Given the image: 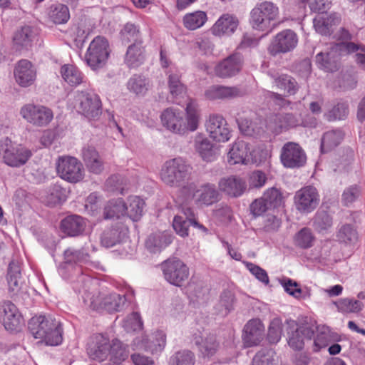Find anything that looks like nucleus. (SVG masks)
<instances>
[{
	"mask_svg": "<svg viewBox=\"0 0 365 365\" xmlns=\"http://www.w3.org/2000/svg\"><path fill=\"white\" fill-rule=\"evenodd\" d=\"M60 73L63 81L71 86H77L83 83V74L74 65H63L61 67Z\"/></svg>",
	"mask_w": 365,
	"mask_h": 365,
	"instance_id": "ea45409f",
	"label": "nucleus"
},
{
	"mask_svg": "<svg viewBox=\"0 0 365 365\" xmlns=\"http://www.w3.org/2000/svg\"><path fill=\"white\" fill-rule=\"evenodd\" d=\"M191 168L182 158L166 160L161 167L160 178L170 187H180L189 179Z\"/></svg>",
	"mask_w": 365,
	"mask_h": 365,
	"instance_id": "0eeeda50",
	"label": "nucleus"
},
{
	"mask_svg": "<svg viewBox=\"0 0 365 365\" xmlns=\"http://www.w3.org/2000/svg\"><path fill=\"white\" fill-rule=\"evenodd\" d=\"M67 192L59 185H53L49 187L43 197L45 203L54 207L63 202L67 197Z\"/></svg>",
	"mask_w": 365,
	"mask_h": 365,
	"instance_id": "c03bdc74",
	"label": "nucleus"
},
{
	"mask_svg": "<svg viewBox=\"0 0 365 365\" xmlns=\"http://www.w3.org/2000/svg\"><path fill=\"white\" fill-rule=\"evenodd\" d=\"M172 240V235L168 232L155 233L148 237L145 247L150 252L158 253L168 247Z\"/></svg>",
	"mask_w": 365,
	"mask_h": 365,
	"instance_id": "f704fd0d",
	"label": "nucleus"
},
{
	"mask_svg": "<svg viewBox=\"0 0 365 365\" xmlns=\"http://www.w3.org/2000/svg\"><path fill=\"white\" fill-rule=\"evenodd\" d=\"M346 51L349 53L356 52V61L365 70V46H359L354 43H348L343 46Z\"/></svg>",
	"mask_w": 365,
	"mask_h": 365,
	"instance_id": "338daca9",
	"label": "nucleus"
},
{
	"mask_svg": "<svg viewBox=\"0 0 365 365\" xmlns=\"http://www.w3.org/2000/svg\"><path fill=\"white\" fill-rule=\"evenodd\" d=\"M239 26L237 18L230 14H224L210 28V32L216 37L230 36L233 34Z\"/></svg>",
	"mask_w": 365,
	"mask_h": 365,
	"instance_id": "bb28decb",
	"label": "nucleus"
},
{
	"mask_svg": "<svg viewBox=\"0 0 365 365\" xmlns=\"http://www.w3.org/2000/svg\"><path fill=\"white\" fill-rule=\"evenodd\" d=\"M333 341L331 333L328 327L318 326L317 334L314 338L313 351H319L327 347Z\"/></svg>",
	"mask_w": 365,
	"mask_h": 365,
	"instance_id": "49530a36",
	"label": "nucleus"
},
{
	"mask_svg": "<svg viewBox=\"0 0 365 365\" xmlns=\"http://www.w3.org/2000/svg\"><path fill=\"white\" fill-rule=\"evenodd\" d=\"M122 327L127 332L135 331L142 329L143 322L138 312L128 315L122 322Z\"/></svg>",
	"mask_w": 365,
	"mask_h": 365,
	"instance_id": "e2e57ef3",
	"label": "nucleus"
},
{
	"mask_svg": "<svg viewBox=\"0 0 365 365\" xmlns=\"http://www.w3.org/2000/svg\"><path fill=\"white\" fill-rule=\"evenodd\" d=\"M348 113V104L346 102H339L326 115L329 120H335L344 119L347 116Z\"/></svg>",
	"mask_w": 365,
	"mask_h": 365,
	"instance_id": "0e129e2a",
	"label": "nucleus"
},
{
	"mask_svg": "<svg viewBox=\"0 0 365 365\" xmlns=\"http://www.w3.org/2000/svg\"><path fill=\"white\" fill-rule=\"evenodd\" d=\"M279 6L270 1L257 3L250 13V24L256 31L269 34L277 26Z\"/></svg>",
	"mask_w": 365,
	"mask_h": 365,
	"instance_id": "423d86ee",
	"label": "nucleus"
},
{
	"mask_svg": "<svg viewBox=\"0 0 365 365\" xmlns=\"http://www.w3.org/2000/svg\"><path fill=\"white\" fill-rule=\"evenodd\" d=\"M276 353L273 349H262L255 356L252 365H277Z\"/></svg>",
	"mask_w": 365,
	"mask_h": 365,
	"instance_id": "13d9d810",
	"label": "nucleus"
},
{
	"mask_svg": "<svg viewBox=\"0 0 365 365\" xmlns=\"http://www.w3.org/2000/svg\"><path fill=\"white\" fill-rule=\"evenodd\" d=\"M243 62V57L240 53H232L215 66V74L221 78H232L240 72Z\"/></svg>",
	"mask_w": 365,
	"mask_h": 365,
	"instance_id": "4be33fe9",
	"label": "nucleus"
},
{
	"mask_svg": "<svg viewBox=\"0 0 365 365\" xmlns=\"http://www.w3.org/2000/svg\"><path fill=\"white\" fill-rule=\"evenodd\" d=\"M0 310V319L3 320L5 329L17 331L23 322V318L16 306L9 301L4 302Z\"/></svg>",
	"mask_w": 365,
	"mask_h": 365,
	"instance_id": "b1692460",
	"label": "nucleus"
},
{
	"mask_svg": "<svg viewBox=\"0 0 365 365\" xmlns=\"http://www.w3.org/2000/svg\"><path fill=\"white\" fill-rule=\"evenodd\" d=\"M29 329L34 338L41 339L46 345L57 346L62 341L61 324L50 316L32 317L29 322Z\"/></svg>",
	"mask_w": 365,
	"mask_h": 365,
	"instance_id": "39448f33",
	"label": "nucleus"
},
{
	"mask_svg": "<svg viewBox=\"0 0 365 365\" xmlns=\"http://www.w3.org/2000/svg\"><path fill=\"white\" fill-rule=\"evenodd\" d=\"M86 268L101 269L98 262L91 261L84 249L76 250L69 247L63 252V262L58 268V272L64 279L76 278L73 280V289L76 287L82 288L86 285L90 287L93 284V279L84 274L83 267Z\"/></svg>",
	"mask_w": 365,
	"mask_h": 365,
	"instance_id": "f257e3e1",
	"label": "nucleus"
},
{
	"mask_svg": "<svg viewBox=\"0 0 365 365\" xmlns=\"http://www.w3.org/2000/svg\"><path fill=\"white\" fill-rule=\"evenodd\" d=\"M72 105L78 113H81L88 118H96L101 113L100 98L92 91H76L73 95Z\"/></svg>",
	"mask_w": 365,
	"mask_h": 365,
	"instance_id": "9d476101",
	"label": "nucleus"
},
{
	"mask_svg": "<svg viewBox=\"0 0 365 365\" xmlns=\"http://www.w3.org/2000/svg\"><path fill=\"white\" fill-rule=\"evenodd\" d=\"M241 94L242 92L238 87L222 85L211 86L205 92V97L212 101L233 98Z\"/></svg>",
	"mask_w": 365,
	"mask_h": 365,
	"instance_id": "2f4dec72",
	"label": "nucleus"
},
{
	"mask_svg": "<svg viewBox=\"0 0 365 365\" xmlns=\"http://www.w3.org/2000/svg\"><path fill=\"white\" fill-rule=\"evenodd\" d=\"M49 16L51 21L57 24H64L70 18L68 8L61 4L53 5L51 8Z\"/></svg>",
	"mask_w": 365,
	"mask_h": 365,
	"instance_id": "6e6d98bb",
	"label": "nucleus"
},
{
	"mask_svg": "<svg viewBox=\"0 0 365 365\" xmlns=\"http://www.w3.org/2000/svg\"><path fill=\"white\" fill-rule=\"evenodd\" d=\"M337 240L339 242L344 243L347 246H351L358 241V234L352 225L346 224L341 226L336 234Z\"/></svg>",
	"mask_w": 365,
	"mask_h": 365,
	"instance_id": "3c124183",
	"label": "nucleus"
},
{
	"mask_svg": "<svg viewBox=\"0 0 365 365\" xmlns=\"http://www.w3.org/2000/svg\"><path fill=\"white\" fill-rule=\"evenodd\" d=\"M8 287L10 294L16 295L22 289V281L19 263L12 261L9 265L7 274Z\"/></svg>",
	"mask_w": 365,
	"mask_h": 365,
	"instance_id": "4c0bfd02",
	"label": "nucleus"
},
{
	"mask_svg": "<svg viewBox=\"0 0 365 365\" xmlns=\"http://www.w3.org/2000/svg\"><path fill=\"white\" fill-rule=\"evenodd\" d=\"M186 117L179 109L168 108L161 115L162 125L169 131L183 135L187 132L195 131L200 122V110L197 103L190 99L185 108Z\"/></svg>",
	"mask_w": 365,
	"mask_h": 365,
	"instance_id": "f03ea898",
	"label": "nucleus"
},
{
	"mask_svg": "<svg viewBox=\"0 0 365 365\" xmlns=\"http://www.w3.org/2000/svg\"><path fill=\"white\" fill-rule=\"evenodd\" d=\"M16 83L21 88H28L34 84L37 71L32 63L26 59L19 61L14 68Z\"/></svg>",
	"mask_w": 365,
	"mask_h": 365,
	"instance_id": "5701e85b",
	"label": "nucleus"
},
{
	"mask_svg": "<svg viewBox=\"0 0 365 365\" xmlns=\"http://www.w3.org/2000/svg\"><path fill=\"white\" fill-rule=\"evenodd\" d=\"M195 343L198 346L200 351L205 356H212L217 351L218 344L216 342L214 336L207 337H195Z\"/></svg>",
	"mask_w": 365,
	"mask_h": 365,
	"instance_id": "8fccbe9b",
	"label": "nucleus"
},
{
	"mask_svg": "<svg viewBox=\"0 0 365 365\" xmlns=\"http://www.w3.org/2000/svg\"><path fill=\"white\" fill-rule=\"evenodd\" d=\"M56 170L59 177L71 183L81 181L85 175V170L81 162L75 157L61 156L56 161Z\"/></svg>",
	"mask_w": 365,
	"mask_h": 365,
	"instance_id": "ddd939ff",
	"label": "nucleus"
},
{
	"mask_svg": "<svg viewBox=\"0 0 365 365\" xmlns=\"http://www.w3.org/2000/svg\"><path fill=\"white\" fill-rule=\"evenodd\" d=\"M341 130H329L324 133L321 141V152L327 153L336 147L343 139Z\"/></svg>",
	"mask_w": 365,
	"mask_h": 365,
	"instance_id": "a18cd8bd",
	"label": "nucleus"
},
{
	"mask_svg": "<svg viewBox=\"0 0 365 365\" xmlns=\"http://www.w3.org/2000/svg\"><path fill=\"white\" fill-rule=\"evenodd\" d=\"M339 312L344 314L358 313L364 307V304L359 301L351 298H343L335 302Z\"/></svg>",
	"mask_w": 365,
	"mask_h": 365,
	"instance_id": "603ef678",
	"label": "nucleus"
},
{
	"mask_svg": "<svg viewBox=\"0 0 365 365\" xmlns=\"http://www.w3.org/2000/svg\"><path fill=\"white\" fill-rule=\"evenodd\" d=\"M20 115L26 122L38 127L48 125L53 118V113L51 108L34 103L23 106Z\"/></svg>",
	"mask_w": 365,
	"mask_h": 365,
	"instance_id": "2eb2a0df",
	"label": "nucleus"
},
{
	"mask_svg": "<svg viewBox=\"0 0 365 365\" xmlns=\"http://www.w3.org/2000/svg\"><path fill=\"white\" fill-rule=\"evenodd\" d=\"M252 146L247 142L237 139L230 145L227 161L230 165H249L251 163L260 165L271 156L268 150H262L263 159L257 160L253 156Z\"/></svg>",
	"mask_w": 365,
	"mask_h": 365,
	"instance_id": "1a4fd4ad",
	"label": "nucleus"
},
{
	"mask_svg": "<svg viewBox=\"0 0 365 365\" xmlns=\"http://www.w3.org/2000/svg\"><path fill=\"white\" fill-rule=\"evenodd\" d=\"M174 365H194L195 356L187 350L178 351L171 359Z\"/></svg>",
	"mask_w": 365,
	"mask_h": 365,
	"instance_id": "774afa93",
	"label": "nucleus"
},
{
	"mask_svg": "<svg viewBox=\"0 0 365 365\" xmlns=\"http://www.w3.org/2000/svg\"><path fill=\"white\" fill-rule=\"evenodd\" d=\"M145 50L140 43H134L128 46L125 63L130 68H135L142 65L145 61Z\"/></svg>",
	"mask_w": 365,
	"mask_h": 365,
	"instance_id": "58836bf2",
	"label": "nucleus"
},
{
	"mask_svg": "<svg viewBox=\"0 0 365 365\" xmlns=\"http://www.w3.org/2000/svg\"><path fill=\"white\" fill-rule=\"evenodd\" d=\"M185 292L191 301L193 302H200L204 300L205 297L208 293V289L201 283L191 281L186 287Z\"/></svg>",
	"mask_w": 365,
	"mask_h": 365,
	"instance_id": "864d4df0",
	"label": "nucleus"
},
{
	"mask_svg": "<svg viewBox=\"0 0 365 365\" xmlns=\"http://www.w3.org/2000/svg\"><path fill=\"white\" fill-rule=\"evenodd\" d=\"M190 225L187 217L177 215L174 217L173 221V227L175 232L180 237H185L188 236V228Z\"/></svg>",
	"mask_w": 365,
	"mask_h": 365,
	"instance_id": "69168bd1",
	"label": "nucleus"
},
{
	"mask_svg": "<svg viewBox=\"0 0 365 365\" xmlns=\"http://www.w3.org/2000/svg\"><path fill=\"white\" fill-rule=\"evenodd\" d=\"M274 85L277 88L286 91L289 94H294L297 89L296 81L287 75H280L274 78Z\"/></svg>",
	"mask_w": 365,
	"mask_h": 365,
	"instance_id": "052dcab7",
	"label": "nucleus"
},
{
	"mask_svg": "<svg viewBox=\"0 0 365 365\" xmlns=\"http://www.w3.org/2000/svg\"><path fill=\"white\" fill-rule=\"evenodd\" d=\"M287 342L294 350H301L304 348V340L311 339L314 336V329L309 325L299 326L293 319H287Z\"/></svg>",
	"mask_w": 365,
	"mask_h": 365,
	"instance_id": "f3484780",
	"label": "nucleus"
},
{
	"mask_svg": "<svg viewBox=\"0 0 365 365\" xmlns=\"http://www.w3.org/2000/svg\"><path fill=\"white\" fill-rule=\"evenodd\" d=\"M37 36L38 31L36 28L24 26L15 32L13 40L16 45L29 48L37 40Z\"/></svg>",
	"mask_w": 365,
	"mask_h": 365,
	"instance_id": "e433bc0d",
	"label": "nucleus"
},
{
	"mask_svg": "<svg viewBox=\"0 0 365 365\" xmlns=\"http://www.w3.org/2000/svg\"><path fill=\"white\" fill-rule=\"evenodd\" d=\"M235 300V296L232 292L224 291L215 306L217 314L222 317L227 316L234 309Z\"/></svg>",
	"mask_w": 365,
	"mask_h": 365,
	"instance_id": "de8ad7c7",
	"label": "nucleus"
},
{
	"mask_svg": "<svg viewBox=\"0 0 365 365\" xmlns=\"http://www.w3.org/2000/svg\"><path fill=\"white\" fill-rule=\"evenodd\" d=\"M110 52L108 40L101 36H98L90 43L85 58L87 64L93 69L97 70L103 67Z\"/></svg>",
	"mask_w": 365,
	"mask_h": 365,
	"instance_id": "9b49d317",
	"label": "nucleus"
},
{
	"mask_svg": "<svg viewBox=\"0 0 365 365\" xmlns=\"http://www.w3.org/2000/svg\"><path fill=\"white\" fill-rule=\"evenodd\" d=\"M205 128L210 138L215 142L225 143L232 137V130L222 115H210L205 123Z\"/></svg>",
	"mask_w": 365,
	"mask_h": 365,
	"instance_id": "6ab92c4d",
	"label": "nucleus"
},
{
	"mask_svg": "<svg viewBox=\"0 0 365 365\" xmlns=\"http://www.w3.org/2000/svg\"><path fill=\"white\" fill-rule=\"evenodd\" d=\"M315 237L312 230L304 227L297 232L294 237L295 245L302 249H307L314 245Z\"/></svg>",
	"mask_w": 365,
	"mask_h": 365,
	"instance_id": "5fc2aeb1",
	"label": "nucleus"
},
{
	"mask_svg": "<svg viewBox=\"0 0 365 365\" xmlns=\"http://www.w3.org/2000/svg\"><path fill=\"white\" fill-rule=\"evenodd\" d=\"M126 214V205L122 198L113 199L108 201L104 208V218H120Z\"/></svg>",
	"mask_w": 365,
	"mask_h": 365,
	"instance_id": "37998d69",
	"label": "nucleus"
},
{
	"mask_svg": "<svg viewBox=\"0 0 365 365\" xmlns=\"http://www.w3.org/2000/svg\"><path fill=\"white\" fill-rule=\"evenodd\" d=\"M151 86L150 79L141 74L132 76L127 83V88L130 92L140 96H144Z\"/></svg>",
	"mask_w": 365,
	"mask_h": 365,
	"instance_id": "a19ab883",
	"label": "nucleus"
},
{
	"mask_svg": "<svg viewBox=\"0 0 365 365\" xmlns=\"http://www.w3.org/2000/svg\"><path fill=\"white\" fill-rule=\"evenodd\" d=\"M83 160L90 173L100 174L104 169L103 162L96 148L84 147L82 150Z\"/></svg>",
	"mask_w": 365,
	"mask_h": 365,
	"instance_id": "473e14b6",
	"label": "nucleus"
},
{
	"mask_svg": "<svg viewBox=\"0 0 365 365\" xmlns=\"http://www.w3.org/2000/svg\"><path fill=\"white\" fill-rule=\"evenodd\" d=\"M296 209L301 213L314 211L319 203V195L313 186H305L296 192L294 197Z\"/></svg>",
	"mask_w": 365,
	"mask_h": 365,
	"instance_id": "a211bd4d",
	"label": "nucleus"
},
{
	"mask_svg": "<svg viewBox=\"0 0 365 365\" xmlns=\"http://www.w3.org/2000/svg\"><path fill=\"white\" fill-rule=\"evenodd\" d=\"M32 156L31 150L9 138L0 140V160L11 168L24 165Z\"/></svg>",
	"mask_w": 365,
	"mask_h": 365,
	"instance_id": "6e6552de",
	"label": "nucleus"
},
{
	"mask_svg": "<svg viewBox=\"0 0 365 365\" xmlns=\"http://www.w3.org/2000/svg\"><path fill=\"white\" fill-rule=\"evenodd\" d=\"M129 206H126V213L133 221L139 220L143 216L145 201L138 196L128 198Z\"/></svg>",
	"mask_w": 365,
	"mask_h": 365,
	"instance_id": "09e8293b",
	"label": "nucleus"
},
{
	"mask_svg": "<svg viewBox=\"0 0 365 365\" xmlns=\"http://www.w3.org/2000/svg\"><path fill=\"white\" fill-rule=\"evenodd\" d=\"M188 191L192 200L197 206L210 205L218 200V192L215 185L205 183L202 185L190 184Z\"/></svg>",
	"mask_w": 365,
	"mask_h": 365,
	"instance_id": "412c9836",
	"label": "nucleus"
},
{
	"mask_svg": "<svg viewBox=\"0 0 365 365\" xmlns=\"http://www.w3.org/2000/svg\"><path fill=\"white\" fill-rule=\"evenodd\" d=\"M161 269L165 279L176 287L182 286L190 275L188 267L176 257L165 260L161 264Z\"/></svg>",
	"mask_w": 365,
	"mask_h": 365,
	"instance_id": "4468645a",
	"label": "nucleus"
},
{
	"mask_svg": "<svg viewBox=\"0 0 365 365\" xmlns=\"http://www.w3.org/2000/svg\"><path fill=\"white\" fill-rule=\"evenodd\" d=\"M342 46L336 44L331 48L329 52H319L316 56L317 66L327 72H333L338 68L337 51L341 50Z\"/></svg>",
	"mask_w": 365,
	"mask_h": 365,
	"instance_id": "7c9ffc66",
	"label": "nucleus"
},
{
	"mask_svg": "<svg viewBox=\"0 0 365 365\" xmlns=\"http://www.w3.org/2000/svg\"><path fill=\"white\" fill-rule=\"evenodd\" d=\"M281 163L287 168H297L303 166L307 156L301 146L294 142L285 143L281 150Z\"/></svg>",
	"mask_w": 365,
	"mask_h": 365,
	"instance_id": "aec40b11",
	"label": "nucleus"
},
{
	"mask_svg": "<svg viewBox=\"0 0 365 365\" xmlns=\"http://www.w3.org/2000/svg\"><path fill=\"white\" fill-rule=\"evenodd\" d=\"M166 345L164 331L156 329L148 334L135 337L131 344L133 350H144L152 355L160 354Z\"/></svg>",
	"mask_w": 365,
	"mask_h": 365,
	"instance_id": "f8f14e48",
	"label": "nucleus"
},
{
	"mask_svg": "<svg viewBox=\"0 0 365 365\" xmlns=\"http://www.w3.org/2000/svg\"><path fill=\"white\" fill-rule=\"evenodd\" d=\"M208 18L206 12L203 11H195L187 13L182 18L184 26L190 30L195 31L202 27L207 22Z\"/></svg>",
	"mask_w": 365,
	"mask_h": 365,
	"instance_id": "79ce46f5",
	"label": "nucleus"
},
{
	"mask_svg": "<svg viewBox=\"0 0 365 365\" xmlns=\"http://www.w3.org/2000/svg\"><path fill=\"white\" fill-rule=\"evenodd\" d=\"M341 21L339 14H319L313 19V26L316 32L321 35H329L333 30L334 26L338 25Z\"/></svg>",
	"mask_w": 365,
	"mask_h": 365,
	"instance_id": "c85d7f7f",
	"label": "nucleus"
},
{
	"mask_svg": "<svg viewBox=\"0 0 365 365\" xmlns=\"http://www.w3.org/2000/svg\"><path fill=\"white\" fill-rule=\"evenodd\" d=\"M86 226L84 219L79 215H70L61 222V230L68 236H76L83 232Z\"/></svg>",
	"mask_w": 365,
	"mask_h": 365,
	"instance_id": "c9c22d12",
	"label": "nucleus"
},
{
	"mask_svg": "<svg viewBox=\"0 0 365 365\" xmlns=\"http://www.w3.org/2000/svg\"><path fill=\"white\" fill-rule=\"evenodd\" d=\"M266 201L270 209H275L281 207L284 203L282 194L276 187H271L266 190L262 196Z\"/></svg>",
	"mask_w": 365,
	"mask_h": 365,
	"instance_id": "4d7b16f0",
	"label": "nucleus"
},
{
	"mask_svg": "<svg viewBox=\"0 0 365 365\" xmlns=\"http://www.w3.org/2000/svg\"><path fill=\"white\" fill-rule=\"evenodd\" d=\"M96 281L93 279L90 287H76L75 291L81 294L86 304L94 310H106L108 312H118L124 304L125 299L117 293H93Z\"/></svg>",
	"mask_w": 365,
	"mask_h": 365,
	"instance_id": "20e7f679",
	"label": "nucleus"
},
{
	"mask_svg": "<svg viewBox=\"0 0 365 365\" xmlns=\"http://www.w3.org/2000/svg\"><path fill=\"white\" fill-rule=\"evenodd\" d=\"M166 74L170 94L173 101L180 104V100L184 98L187 93V88L180 81L181 73L176 68H170Z\"/></svg>",
	"mask_w": 365,
	"mask_h": 365,
	"instance_id": "cd10ccee",
	"label": "nucleus"
},
{
	"mask_svg": "<svg viewBox=\"0 0 365 365\" xmlns=\"http://www.w3.org/2000/svg\"><path fill=\"white\" fill-rule=\"evenodd\" d=\"M218 187L221 192L229 197H239L245 192L247 182L240 175H230L220 180Z\"/></svg>",
	"mask_w": 365,
	"mask_h": 365,
	"instance_id": "393cba45",
	"label": "nucleus"
},
{
	"mask_svg": "<svg viewBox=\"0 0 365 365\" xmlns=\"http://www.w3.org/2000/svg\"><path fill=\"white\" fill-rule=\"evenodd\" d=\"M333 224L331 217L325 211H318L314 217L313 226L319 232L327 231Z\"/></svg>",
	"mask_w": 365,
	"mask_h": 365,
	"instance_id": "bf43d9fd",
	"label": "nucleus"
},
{
	"mask_svg": "<svg viewBox=\"0 0 365 365\" xmlns=\"http://www.w3.org/2000/svg\"><path fill=\"white\" fill-rule=\"evenodd\" d=\"M86 351L92 360L103 361L109 357L110 361L115 364H121L129 356L126 345L118 339L110 340L103 334H96L89 339Z\"/></svg>",
	"mask_w": 365,
	"mask_h": 365,
	"instance_id": "7ed1b4c3",
	"label": "nucleus"
},
{
	"mask_svg": "<svg viewBox=\"0 0 365 365\" xmlns=\"http://www.w3.org/2000/svg\"><path fill=\"white\" fill-rule=\"evenodd\" d=\"M128 237V229L123 225H116L106 230L101 236V244L106 247H111L118 243L125 242Z\"/></svg>",
	"mask_w": 365,
	"mask_h": 365,
	"instance_id": "c756f323",
	"label": "nucleus"
},
{
	"mask_svg": "<svg viewBox=\"0 0 365 365\" xmlns=\"http://www.w3.org/2000/svg\"><path fill=\"white\" fill-rule=\"evenodd\" d=\"M195 148L205 161L212 162L217 158V153L214 148L213 144L201 133H198L195 136Z\"/></svg>",
	"mask_w": 365,
	"mask_h": 365,
	"instance_id": "72a5a7b5",
	"label": "nucleus"
},
{
	"mask_svg": "<svg viewBox=\"0 0 365 365\" xmlns=\"http://www.w3.org/2000/svg\"><path fill=\"white\" fill-rule=\"evenodd\" d=\"M282 334V321L280 318H274L268 328L267 339L271 344L278 343Z\"/></svg>",
	"mask_w": 365,
	"mask_h": 365,
	"instance_id": "680f3d73",
	"label": "nucleus"
},
{
	"mask_svg": "<svg viewBox=\"0 0 365 365\" xmlns=\"http://www.w3.org/2000/svg\"><path fill=\"white\" fill-rule=\"evenodd\" d=\"M298 36L291 29L278 32L272 39L268 51L272 56L292 51L298 44Z\"/></svg>",
	"mask_w": 365,
	"mask_h": 365,
	"instance_id": "dca6fc26",
	"label": "nucleus"
},
{
	"mask_svg": "<svg viewBox=\"0 0 365 365\" xmlns=\"http://www.w3.org/2000/svg\"><path fill=\"white\" fill-rule=\"evenodd\" d=\"M264 327L259 319L250 320L244 327L242 335L245 346L251 347L258 345L264 338Z\"/></svg>",
	"mask_w": 365,
	"mask_h": 365,
	"instance_id": "a878e982",
	"label": "nucleus"
}]
</instances>
